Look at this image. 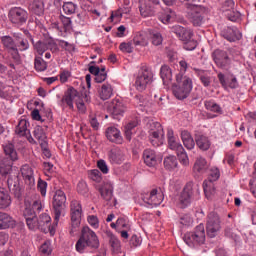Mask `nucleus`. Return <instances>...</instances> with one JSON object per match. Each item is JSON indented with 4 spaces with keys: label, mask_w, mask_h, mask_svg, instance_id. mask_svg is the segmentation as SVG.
Returning a JSON list of instances; mask_svg holds the SVG:
<instances>
[{
    "label": "nucleus",
    "mask_w": 256,
    "mask_h": 256,
    "mask_svg": "<svg viewBox=\"0 0 256 256\" xmlns=\"http://www.w3.org/2000/svg\"><path fill=\"white\" fill-rule=\"evenodd\" d=\"M217 77H218V81H219L221 87H223V89H225L226 91L228 89H238L239 88V81H237L236 75L228 74L227 76H225V74H223V72H219Z\"/></svg>",
    "instance_id": "obj_17"
},
{
    "label": "nucleus",
    "mask_w": 256,
    "mask_h": 256,
    "mask_svg": "<svg viewBox=\"0 0 256 256\" xmlns=\"http://www.w3.org/2000/svg\"><path fill=\"white\" fill-rule=\"evenodd\" d=\"M75 104L79 113H82V115H85V113H87V106H85L84 97H81L80 99L76 100Z\"/></svg>",
    "instance_id": "obj_55"
},
{
    "label": "nucleus",
    "mask_w": 256,
    "mask_h": 256,
    "mask_svg": "<svg viewBox=\"0 0 256 256\" xmlns=\"http://www.w3.org/2000/svg\"><path fill=\"white\" fill-rule=\"evenodd\" d=\"M222 37L226 39L227 41H230V43H235V41L241 40V32H239V29L237 27H227L221 32Z\"/></svg>",
    "instance_id": "obj_23"
},
{
    "label": "nucleus",
    "mask_w": 256,
    "mask_h": 256,
    "mask_svg": "<svg viewBox=\"0 0 256 256\" xmlns=\"http://www.w3.org/2000/svg\"><path fill=\"white\" fill-rule=\"evenodd\" d=\"M15 227V220L9 214L0 212V229H10Z\"/></svg>",
    "instance_id": "obj_33"
},
{
    "label": "nucleus",
    "mask_w": 256,
    "mask_h": 256,
    "mask_svg": "<svg viewBox=\"0 0 256 256\" xmlns=\"http://www.w3.org/2000/svg\"><path fill=\"white\" fill-rule=\"evenodd\" d=\"M191 91H193V80L181 72L176 74V82L172 85L174 97L179 101H183L191 95Z\"/></svg>",
    "instance_id": "obj_2"
},
{
    "label": "nucleus",
    "mask_w": 256,
    "mask_h": 256,
    "mask_svg": "<svg viewBox=\"0 0 256 256\" xmlns=\"http://www.w3.org/2000/svg\"><path fill=\"white\" fill-rule=\"evenodd\" d=\"M11 205V196L9 191L0 187V209H7Z\"/></svg>",
    "instance_id": "obj_35"
},
{
    "label": "nucleus",
    "mask_w": 256,
    "mask_h": 256,
    "mask_svg": "<svg viewBox=\"0 0 256 256\" xmlns=\"http://www.w3.org/2000/svg\"><path fill=\"white\" fill-rule=\"evenodd\" d=\"M183 241L188 245V247H191V249L205 245V226L203 224H199L193 231L185 233Z\"/></svg>",
    "instance_id": "obj_5"
},
{
    "label": "nucleus",
    "mask_w": 256,
    "mask_h": 256,
    "mask_svg": "<svg viewBox=\"0 0 256 256\" xmlns=\"http://www.w3.org/2000/svg\"><path fill=\"white\" fill-rule=\"evenodd\" d=\"M193 171L195 177H201V175H205L209 171V163H207L205 158L199 157L194 163Z\"/></svg>",
    "instance_id": "obj_25"
},
{
    "label": "nucleus",
    "mask_w": 256,
    "mask_h": 256,
    "mask_svg": "<svg viewBox=\"0 0 256 256\" xmlns=\"http://www.w3.org/2000/svg\"><path fill=\"white\" fill-rule=\"evenodd\" d=\"M90 127H92L93 131H99V120H97V115L91 112L88 116Z\"/></svg>",
    "instance_id": "obj_51"
},
{
    "label": "nucleus",
    "mask_w": 256,
    "mask_h": 256,
    "mask_svg": "<svg viewBox=\"0 0 256 256\" xmlns=\"http://www.w3.org/2000/svg\"><path fill=\"white\" fill-rule=\"evenodd\" d=\"M12 53V59L15 61V63H17V65H19L21 63V54H19L20 50H17V48H14L11 50Z\"/></svg>",
    "instance_id": "obj_63"
},
{
    "label": "nucleus",
    "mask_w": 256,
    "mask_h": 256,
    "mask_svg": "<svg viewBox=\"0 0 256 256\" xmlns=\"http://www.w3.org/2000/svg\"><path fill=\"white\" fill-rule=\"evenodd\" d=\"M62 10L65 15H75V13H77V4L73 2H64L62 5Z\"/></svg>",
    "instance_id": "obj_43"
},
{
    "label": "nucleus",
    "mask_w": 256,
    "mask_h": 256,
    "mask_svg": "<svg viewBox=\"0 0 256 256\" xmlns=\"http://www.w3.org/2000/svg\"><path fill=\"white\" fill-rule=\"evenodd\" d=\"M28 9L31 13H34V15L41 17V15L45 13V2H43V0H33L29 4Z\"/></svg>",
    "instance_id": "obj_29"
},
{
    "label": "nucleus",
    "mask_w": 256,
    "mask_h": 256,
    "mask_svg": "<svg viewBox=\"0 0 256 256\" xmlns=\"http://www.w3.org/2000/svg\"><path fill=\"white\" fill-rule=\"evenodd\" d=\"M133 44L136 46H141V47H147L149 45V42L147 41V38L141 33H138L135 35L133 38Z\"/></svg>",
    "instance_id": "obj_47"
},
{
    "label": "nucleus",
    "mask_w": 256,
    "mask_h": 256,
    "mask_svg": "<svg viewBox=\"0 0 256 256\" xmlns=\"http://www.w3.org/2000/svg\"><path fill=\"white\" fill-rule=\"evenodd\" d=\"M176 153L182 165H189V156H187V152H185V148L182 147V150H176Z\"/></svg>",
    "instance_id": "obj_50"
},
{
    "label": "nucleus",
    "mask_w": 256,
    "mask_h": 256,
    "mask_svg": "<svg viewBox=\"0 0 256 256\" xmlns=\"http://www.w3.org/2000/svg\"><path fill=\"white\" fill-rule=\"evenodd\" d=\"M106 137L111 143H116L117 145H121L123 143V137H121V131L115 127H109L106 130Z\"/></svg>",
    "instance_id": "obj_26"
},
{
    "label": "nucleus",
    "mask_w": 256,
    "mask_h": 256,
    "mask_svg": "<svg viewBox=\"0 0 256 256\" xmlns=\"http://www.w3.org/2000/svg\"><path fill=\"white\" fill-rule=\"evenodd\" d=\"M112 96H113V86H111V84L109 83L103 84L99 91L100 99H102V101H107V99H111Z\"/></svg>",
    "instance_id": "obj_37"
},
{
    "label": "nucleus",
    "mask_w": 256,
    "mask_h": 256,
    "mask_svg": "<svg viewBox=\"0 0 256 256\" xmlns=\"http://www.w3.org/2000/svg\"><path fill=\"white\" fill-rule=\"evenodd\" d=\"M167 137L169 148L172 149V151H183V145H181L180 143L177 142V140H175L173 130H168Z\"/></svg>",
    "instance_id": "obj_38"
},
{
    "label": "nucleus",
    "mask_w": 256,
    "mask_h": 256,
    "mask_svg": "<svg viewBox=\"0 0 256 256\" xmlns=\"http://www.w3.org/2000/svg\"><path fill=\"white\" fill-rule=\"evenodd\" d=\"M66 203L67 195H65V192L61 189L56 190L52 200V207L54 210V222L56 223V225L57 223H59V219H61L63 211H65Z\"/></svg>",
    "instance_id": "obj_7"
},
{
    "label": "nucleus",
    "mask_w": 256,
    "mask_h": 256,
    "mask_svg": "<svg viewBox=\"0 0 256 256\" xmlns=\"http://www.w3.org/2000/svg\"><path fill=\"white\" fill-rule=\"evenodd\" d=\"M25 220H26L27 227L31 231H35V229H39L37 216H34L32 218H26Z\"/></svg>",
    "instance_id": "obj_52"
},
{
    "label": "nucleus",
    "mask_w": 256,
    "mask_h": 256,
    "mask_svg": "<svg viewBox=\"0 0 256 256\" xmlns=\"http://www.w3.org/2000/svg\"><path fill=\"white\" fill-rule=\"evenodd\" d=\"M139 11L142 17H153L155 15V6L145 0H139Z\"/></svg>",
    "instance_id": "obj_27"
},
{
    "label": "nucleus",
    "mask_w": 256,
    "mask_h": 256,
    "mask_svg": "<svg viewBox=\"0 0 256 256\" xmlns=\"http://www.w3.org/2000/svg\"><path fill=\"white\" fill-rule=\"evenodd\" d=\"M38 229L43 233H47V231L53 233V230H51V216L46 213L40 215L38 218Z\"/></svg>",
    "instance_id": "obj_28"
},
{
    "label": "nucleus",
    "mask_w": 256,
    "mask_h": 256,
    "mask_svg": "<svg viewBox=\"0 0 256 256\" xmlns=\"http://www.w3.org/2000/svg\"><path fill=\"white\" fill-rule=\"evenodd\" d=\"M37 189L42 197H45L47 195V183L45 182V180H42L41 178L38 180Z\"/></svg>",
    "instance_id": "obj_59"
},
{
    "label": "nucleus",
    "mask_w": 256,
    "mask_h": 256,
    "mask_svg": "<svg viewBox=\"0 0 256 256\" xmlns=\"http://www.w3.org/2000/svg\"><path fill=\"white\" fill-rule=\"evenodd\" d=\"M22 177L27 185L28 189H35V175L33 173V168L25 164L21 168Z\"/></svg>",
    "instance_id": "obj_20"
},
{
    "label": "nucleus",
    "mask_w": 256,
    "mask_h": 256,
    "mask_svg": "<svg viewBox=\"0 0 256 256\" xmlns=\"http://www.w3.org/2000/svg\"><path fill=\"white\" fill-rule=\"evenodd\" d=\"M89 225L93 227V229H99V218L96 215H90L87 218Z\"/></svg>",
    "instance_id": "obj_62"
},
{
    "label": "nucleus",
    "mask_w": 256,
    "mask_h": 256,
    "mask_svg": "<svg viewBox=\"0 0 256 256\" xmlns=\"http://www.w3.org/2000/svg\"><path fill=\"white\" fill-rule=\"evenodd\" d=\"M77 192L79 193V195H87V193H89V187L87 186V182L80 181L77 184Z\"/></svg>",
    "instance_id": "obj_56"
},
{
    "label": "nucleus",
    "mask_w": 256,
    "mask_h": 256,
    "mask_svg": "<svg viewBox=\"0 0 256 256\" xmlns=\"http://www.w3.org/2000/svg\"><path fill=\"white\" fill-rule=\"evenodd\" d=\"M195 142H196L197 147L201 151H209V149L211 147V141L205 135H201V134L196 135Z\"/></svg>",
    "instance_id": "obj_30"
},
{
    "label": "nucleus",
    "mask_w": 256,
    "mask_h": 256,
    "mask_svg": "<svg viewBox=\"0 0 256 256\" xmlns=\"http://www.w3.org/2000/svg\"><path fill=\"white\" fill-rule=\"evenodd\" d=\"M15 39V49L20 52L29 50V41L33 44V35L30 34L29 30H24V33H13Z\"/></svg>",
    "instance_id": "obj_13"
},
{
    "label": "nucleus",
    "mask_w": 256,
    "mask_h": 256,
    "mask_svg": "<svg viewBox=\"0 0 256 256\" xmlns=\"http://www.w3.org/2000/svg\"><path fill=\"white\" fill-rule=\"evenodd\" d=\"M227 18L229 19V21H237L239 19V17H241V14H239V12H235V11H228V13L226 14Z\"/></svg>",
    "instance_id": "obj_64"
},
{
    "label": "nucleus",
    "mask_w": 256,
    "mask_h": 256,
    "mask_svg": "<svg viewBox=\"0 0 256 256\" xmlns=\"http://www.w3.org/2000/svg\"><path fill=\"white\" fill-rule=\"evenodd\" d=\"M70 215H71V230L70 235L77 232L81 225V215H83V208L81 202L78 200H72L70 203Z\"/></svg>",
    "instance_id": "obj_9"
},
{
    "label": "nucleus",
    "mask_w": 256,
    "mask_h": 256,
    "mask_svg": "<svg viewBox=\"0 0 256 256\" xmlns=\"http://www.w3.org/2000/svg\"><path fill=\"white\" fill-rule=\"evenodd\" d=\"M187 10V17L194 27H201L205 23V7L199 4H185Z\"/></svg>",
    "instance_id": "obj_6"
},
{
    "label": "nucleus",
    "mask_w": 256,
    "mask_h": 256,
    "mask_svg": "<svg viewBox=\"0 0 256 256\" xmlns=\"http://www.w3.org/2000/svg\"><path fill=\"white\" fill-rule=\"evenodd\" d=\"M160 77L164 85H169V83L173 81V72L171 71V67L165 64L162 65L160 68Z\"/></svg>",
    "instance_id": "obj_31"
},
{
    "label": "nucleus",
    "mask_w": 256,
    "mask_h": 256,
    "mask_svg": "<svg viewBox=\"0 0 256 256\" xmlns=\"http://www.w3.org/2000/svg\"><path fill=\"white\" fill-rule=\"evenodd\" d=\"M97 167L104 175H107V173H109V166H107V162H105V160H98Z\"/></svg>",
    "instance_id": "obj_61"
},
{
    "label": "nucleus",
    "mask_w": 256,
    "mask_h": 256,
    "mask_svg": "<svg viewBox=\"0 0 256 256\" xmlns=\"http://www.w3.org/2000/svg\"><path fill=\"white\" fill-rule=\"evenodd\" d=\"M172 33L176 34V37L180 41H189V39H193V31L189 28H185L181 25H176L172 28Z\"/></svg>",
    "instance_id": "obj_22"
},
{
    "label": "nucleus",
    "mask_w": 256,
    "mask_h": 256,
    "mask_svg": "<svg viewBox=\"0 0 256 256\" xmlns=\"http://www.w3.org/2000/svg\"><path fill=\"white\" fill-rule=\"evenodd\" d=\"M39 250H40V253H42V255H51V252L53 251V249H51V242L50 241L44 242L40 246Z\"/></svg>",
    "instance_id": "obj_58"
},
{
    "label": "nucleus",
    "mask_w": 256,
    "mask_h": 256,
    "mask_svg": "<svg viewBox=\"0 0 256 256\" xmlns=\"http://www.w3.org/2000/svg\"><path fill=\"white\" fill-rule=\"evenodd\" d=\"M120 51L122 53H132L133 52V42H122L119 45Z\"/></svg>",
    "instance_id": "obj_57"
},
{
    "label": "nucleus",
    "mask_w": 256,
    "mask_h": 256,
    "mask_svg": "<svg viewBox=\"0 0 256 256\" xmlns=\"http://www.w3.org/2000/svg\"><path fill=\"white\" fill-rule=\"evenodd\" d=\"M59 19L63 25L64 31H69L71 29V25L73 23L71 21V18H69L63 14H60Z\"/></svg>",
    "instance_id": "obj_53"
},
{
    "label": "nucleus",
    "mask_w": 256,
    "mask_h": 256,
    "mask_svg": "<svg viewBox=\"0 0 256 256\" xmlns=\"http://www.w3.org/2000/svg\"><path fill=\"white\" fill-rule=\"evenodd\" d=\"M164 167L168 171H173L177 167V157L175 156H167L164 158Z\"/></svg>",
    "instance_id": "obj_46"
},
{
    "label": "nucleus",
    "mask_w": 256,
    "mask_h": 256,
    "mask_svg": "<svg viewBox=\"0 0 256 256\" xmlns=\"http://www.w3.org/2000/svg\"><path fill=\"white\" fill-rule=\"evenodd\" d=\"M108 160L111 165H122L125 162V152L119 147H114L108 152Z\"/></svg>",
    "instance_id": "obj_19"
},
{
    "label": "nucleus",
    "mask_w": 256,
    "mask_h": 256,
    "mask_svg": "<svg viewBox=\"0 0 256 256\" xmlns=\"http://www.w3.org/2000/svg\"><path fill=\"white\" fill-rule=\"evenodd\" d=\"M47 67L48 64L47 62L41 57V56H35L34 58V69L35 71H37L38 73L43 72V71H47Z\"/></svg>",
    "instance_id": "obj_40"
},
{
    "label": "nucleus",
    "mask_w": 256,
    "mask_h": 256,
    "mask_svg": "<svg viewBox=\"0 0 256 256\" xmlns=\"http://www.w3.org/2000/svg\"><path fill=\"white\" fill-rule=\"evenodd\" d=\"M221 231V217L217 212L212 211L207 216L206 221V233L208 237L213 239V237H217V233Z\"/></svg>",
    "instance_id": "obj_11"
},
{
    "label": "nucleus",
    "mask_w": 256,
    "mask_h": 256,
    "mask_svg": "<svg viewBox=\"0 0 256 256\" xmlns=\"http://www.w3.org/2000/svg\"><path fill=\"white\" fill-rule=\"evenodd\" d=\"M204 107L207 109V111H211L212 113H223L221 106H219V104L215 103L213 100H206L204 102Z\"/></svg>",
    "instance_id": "obj_41"
},
{
    "label": "nucleus",
    "mask_w": 256,
    "mask_h": 256,
    "mask_svg": "<svg viewBox=\"0 0 256 256\" xmlns=\"http://www.w3.org/2000/svg\"><path fill=\"white\" fill-rule=\"evenodd\" d=\"M143 161L147 167H157L159 158H157V152L155 150L147 148L143 151Z\"/></svg>",
    "instance_id": "obj_24"
},
{
    "label": "nucleus",
    "mask_w": 256,
    "mask_h": 256,
    "mask_svg": "<svg viewBox=\"0 0 256 256\" xmlns=\"http://www.w3.org/2000/svg\"><path fill=\"white\" fill-rule=\"evenodd\" d=\"M110 110L112 112L113 119L119 120L123 117V113L127 111V107H125V104L121 100L114 99L110 104Z\"/></svg>",
    "instance_id": "obj_21"
},
{
    "label": "nucleus",
    "mask_w": 256,
    "mask_h": 256,
    "mask_svg": "<svg viewBox=\"0 0 256 256\" xmlns=\"http://www.w3.org/2000/svg\"><path fill=\"white\" fill-rule=\"evenodd\" d=\"M152 125L155 129H150L149 131L150 143L153 147H159L163 145L165 131H163V126L159 122H154Z\"/></svg>",
    "instance_id": "obj_15"
},
{
    "label": "nucleus",
    "mask_w": 256,
    "mask_h": 256,
    "mask_svg": "<svg viewBox=\"0 0 256 256\" xmlns=\"http://www.w3.org/2000/svg\"><path fill=\"white\" fill-rule=\"evenodd\" d=\"M99 193L105 201L113 199V184L106 183L103 187L99 188Z\"/></svg>",
    "instance_id": "obj_36"
},
{
    "label": "nucleus",
    "mask_w": 256,
    "mask_h": 256,
    "mask_svg": "<svg viewBox=\"0 0 256 256\" xmlns=\"http://www.w3.org/2000/svg\"><path fill=\"white\" fill-rule=\"evenodd\" d=\"M221 177V172L218 170V168H212L210 170V173L208 174L207 180L209 183H215V181H219V178Z\"/></svg>",
    "instance_id": "obj_48"
},
{
    "label": "nucleus",
    "mask_w": 256,
    "mask_h": 256,
    "mask_svg": "<svg viewBox=\"0 0 256 256\" xmlns=\"http://www.w3.org/2000/svg\"><path fill=\"white\" fill-rule=\"evenodd\" d=\"M24 205H25V208L23 211V217L25 219H29L37 216V214L35 213V210H33V208L31 207V201L25 200Z\"/></svg>",
    "instance_id": "obj_45"
},
{
    "label": "nucleus",
    "mask_w": 256,
    "mask_h": 256,
    "mask_svg": "<svg viewBox=\"0 0 256 256\" xmlns=\"http://www.w3.org/2000/svg\"><path fill=\"white\" fill-rule=\"evenodd\" d=\"M75 247L78 253H85L87 248L99 249V238L89 226H85L81 230L80 238L76 242Z\"/></svg>",
    "instance_id": "obj_3"
},
{
    "label": "nucleus",
    "mask_w": 256,
    "mask_h": 256,
    "mask_svg": "<svg viewBox=\"0 0 256 256\" xmlns=\"http://www.w3.org/2000/svg\"><path fill=\"white\" fill-rule=\"evenodd\" d=\"M28 127H29V121H27L26 119H21L18 125L16 126V130H15L16 135H19V137H25V135L29 133V129H27Z\"/></svg>",
    "instance_id": "obj_39"
},
{
    "label": "nucleus",
    "mask_w": 256,
    "mask_h": 256,
    "mask_svg": "<svg viewBox=\"0 0 256 256\" xmlns=\"http://www.w3.org/2000/svg\"><path fill=\"white\" fill-rule=\"evenodd\" d=\"M34 51L38 53V56L43 57V54L46 51H51L52 53H57L59 51V47H57V43L53 42V40H39L32 42Z\"/></svg>",
    "instance_id": "obj_14"
},
{
    "label": "nucleus",
    "mask_w": 256,
    "mask_h": 256,
    "mask_svg": "<svg viewBox=\"0 0 256 256\" xmlns=\"http://www.w3.org/2000/svg\"><path fill=\"white\" fill-rule=\"evenodd\" d=\"M35 139H37L40 147H45L47 143V134L41 126H36L33 131Z\"/></svg>",
    "instance_id": "obj_32"
},
{
    "label": "nucleus",
    "mask_w": 256,
    "mask_h": 256,
    "mask_svg": "<svg viewBox=\"0 0 256 256\" xmlns=\"http://www.w3.org/2000/svg\"><path fill=\"white\" fill-rule=\"evenodd\" d=\"M81 97L84 98L85 103L91 102V96H89V92L85 91L83 94H81V92L75 89V87L70 86L64 92L61 103L73 111V109H75L74 103H77V99H81Z\"/></svg>",
    "instance_id": "obj_4"
},
{
    "label": "nucleus",
    "mask_w": 256,
    "mask_h": 256,
    "mask_svg": "<svg viewBox=\"0 0 256 256\" xmlns=\"http://www.w3.org/2000/svg\"><path fill=\"white\" fill-rule=\"evenodd\" d=\"M183 49H185L186 51H193L197 49V41L193 38L184 41Z\"/></svg>",
    "instance_id": "obj_54"
},
{
    "label": "nucleus",
    "mask_w": 256,
    "mask_h": 256,
    "mask_svg": "<svg viewBox=\"0 0 256 256\" xmlns=\"http://www.w3.org/2000/svg\"><path fill=\"white\" fill-rule=\"evenodd\" d=\"M144 203L151 205V207H159L163 203V192L161 189H152L150 194H146L143 198Z\"/></svg>",
    "instance_id": "obj_18"
},
{
    "label": "nucleus",
    "mask_w": 256,
    "mask_h": 256,
    "mask_svg": "<svg viewBox=\"0 0 256 256\" xmlns=\"http://www.w3.org/2000/svg\"><path fill=\"white\" fill-rule=\"evenodd\" d=\"M193 185V181H190L184 186L179 197L178 206L180 207V209H185L186 207H189V205H191V199L193 197Z\"/></svg>",
    "instance_id": "obj_16"
},
{
    "label": "nucleus",
    "mask_w": 256,
    "mask_h": 256,
    "mask_svg": "<svg viewBox=\"0 0 256 256\" xmlns=\"http://www.w3.org/2000/svg\"><path fill=\"white\" fill-rule=\"evenodd\" d=\"M1 43L5 49H8V51H13V49H15V38L13 39L11 36H2Z\"/></svg>",
    "instance_id": "obj_44"
},
{
    "label": "nucleus",
    "mask_w": 256,
    "mask_h": 256,
    "mask_svg": "<svg viewBox=\"0 0 256 256\" xmlns=\"http://www.w3.org/2000/svg\"><path fill=\"white\" fill-rule=\"evenodd\" d=\"M203 189L207 199H211V196L216 193L215 184H213V182L204 181Z\"/></svg>",
    "instance_id": "obj_42"
},
{
    "label": "nucleus",
    "mask_w": 256,
    "mask_h": 256,
    "mask_svg": "<svg viewBox=\"0 0 256 256\" xmlns=\"http://www.w3.org/2000/svg\"><path fill=\"white\" fill-rule=\"evenodd\" d=\"M150 39L152 45H155V47H159V45L163 44V36L159 32L150 33Z\"/></svg>",
    "instance_id": "obj_49"
},
{
    "label": "nucleus",
    "mask_w": 256,
    "mask_h": 256,
    "mask_svg": "<svg viewBox=\"0 0 256 256\" xmlns=\"http://www.w3.org/2000/svg\"><path fill=\"white\" fill-rule=\"evenodd\" d=\"M212 59L218 69H223L224 71L231 69L232 60L231 57H229V52L216 49L212 52Z\"/></svg>",
    "instance_id": "obj_12"
},
{
    "label": "nucleus",
    "mask_w": 256,
    "mask_h": 256,
    "mask_svg": "<svg viewBox=\"0 0 256 256\" xmlns=\"http://www.w3.org/2000/svg\"><path fill=\"white\" fill-rule=\"evenodd\" d=\"M195 75L199 77L203 87H211V76L206 70H201L199 68H194Z\"/></svg>",
    "instance_id": "obj_34"
},
{
    "label": "nucleus",
    "mask_w": 256,
    "mask_h": 256,
    "mask_svg": "<svg viewBox=\"0 0 256 256\" xmlns=\"http://www.w3.org/2000/svg\"><path fill=\"white\" fill-rule=\"evenodd\" d=\"M89 177L90 179H92V181H95L96 183H101L103 179L101 177V172L97 169L91 170V172L89 173Z\"/></svg>",
    "instance_id": "obj_60"
},
{
    "label": "nucleus",
    "mask_w": 256,
    "mask_h": 256,
    "mask_svg": "<svg viewBox=\"0 0 256 256\" xmlns=\"http://www.w3.org/2000/svg\"><path fill=\"white\" fill-rule=\"evenodd\" d=\"M4 153L6 158L0 163V173L2 175H8L7 186L9 191L13 193L16 199L21 200L23 198V188H21L19 172L13 170V161H17L18 159L15 146L13 144H7L4 146Z\"/></svg>",
    "instance_id": "obj_1"
},
{
    "label": "nucleus",
    "mask_w": 256,
    "mask_h": 256,
    "mask_svg": "<svg viewBox=\"0 0 256 256\" xmlns=\"http://www.w3.org/2000/svg\"><path fill=\"white\" fill-rule=\"evenodd\" d=\"M151 83H153V72H151L147 66H143L136 77L134 84L135 89L143 93V91L147 89V85H151Z\"/></svg>",
    "instance_id": "obj_10"
},
{
    "label": "nucleus",
    "mask_w": 256,
    "mask_h": 256,
    "mask_svg": "<svg viewBox=\"0 0 256 256\" xmlns=\"http://www.w3.org/2000/svg\"><path fill=\"white\" fill-rule=\"evenodd\" d=\"M8 19L15 27H23L29 19V12L21 7H12L8 11Z\"/></svg>",
    "instance_id": "obj_8"
}]
</instances>
